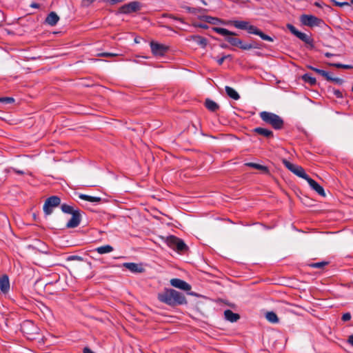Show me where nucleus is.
<instances>
[{"mask_svg": "<svg viewBox=\"0 0 353 353\" xmlns=\"http://www.w3.org/2000/svg\"><path fill=\"white\" fill-rule=\"evenodd\" d=\"M61 209L63 212L71 214L72 217L66 223L68 228H77L81 223V214L79 210H74V207L66 203L61 205Z\"/></svg>", "mask_w": 353, "mask_h": 353, "instance_id": "nucleus-3", "label": "nucleus"}, {"mask_svg": "<svg viewBox=\"0 0 353 353\" xmlns=\"http://www.w3.org/2000/svg\"><path fill=\"white\" fill-rule=\"evenodd\" d=\"M212 30L225 37V40L234 47H238L243 50H249L251 49H259V45L254 41L250 43H245L243 41L236 38L237 34L234 32L228 30V29L219 27H213Z\"/></svg>", "mask_w": 353, "mask_h": 353, "instance_id": "nucleus-1", "label": "nucleus"}, {"mask_svg": "<svg viewBox=\"0 0 353 353\" xmlns=\"http://www.w3.org/2000/svg\"><path fill=\"white\" fill-rule=\"evenodd\" d=\"M123 267L125 268L133 273H142L145 271V269L141 264H137L135 263H124L123 264Z\"/></svg>", "mask_w": 353, "mask_h": 353, "instance_id": "nucleus-14", "label": "nucleus"}, {"mask_svg": "<svg viewBox=\"0 0 353 353\" xmlns=\"http://www.w3.org/2000/svg\"><path fill=\"white\" fill-rule=\"evenodd\" d=\"M161 17H168V18L172 19L174 20L179 21H180L182 23H185V21H184L183 19H182L181 17H178L175 16V15L172 14L163 13V14H162Z\"/></svg>", "mask_w": 353, "mask_h": 353, "instance_id": "nucleus-33", "label": "nucleus"}, {"mask_svg": "<svg viewBox=\"0 0 353 353\" xmlns=\"http://www.w3.org/2000/svg\"><path fill=\"white\" fill-rule=\"evenodd\" d=\"M314 5L316 7H319V8H322L323 6L321 3L318 2V1H316L314 2Z\"/></svg>", "mask_w": 353, "mask_h": 353, "instance_id": "nucleus-50", "label": "nucleus"}, {"mask_svg": "<svg viewBox=\"0 0 353 353\" xmlns=\"http://www.w3.org/2000/svg\"><path fill=\"white\" fill-rule=\"evenodd\" d=\"M188 40L194 41L203 48H205L208 44L207 39L199 35H190Z\"/></svg>", "mask_w": 353, "mask_h": 353, "instance_id": "nucleus-17", "label": "nucleus"}, {"mask_svg": "<svg viewBox=\"0 0 353 353\" xmlns=\"http://www.w3.org/2000/svg\"><path fill=\"white\" fill-rule=\"evenodd\" d=\"M143 7V4L142 3L138 1H134L121 6L119 8L118 12L120 14H130L140 11Z\"/></svg>", "mask_w": 353, "mask_h": 353, "instance_id": "nucleus-6", "label": "nucleus"}, {"mask_svg": "<svg viewBox=\"0 0 353 353\" xmlns=\"http://www.w3.org/2000/svg\"><path fill=\"white\" fill-rule=\"evenodd\" d=\"M342 321H347L351 319V314L350 312L344 313L341 318Z\"/></svg>", "mask_w": 353, "mask_h": 353, "instance_id": "nucleus-42", "label": "nucleus"}, {"mask_svg": "<svg viewBox=\"0 0 353 353\" xmlns=\"http://www.w3.org/2000/svg\"><path fill=\"white\" fill-rule=\"evenodd\" d=\"M224 317L227 321L231 323L236 322L240 319V315L237 313L233 312L231 310H226L224 311Z\"/></svg>", "mask_w": 353, "mask_h": 353, "instance_id": "nucleus-18", "label": "nucleus"}, {"mask_svg": "<svg viewBox=\"0 0 353 353\" xmlns=\"http://www.w3.org/2000/svg\"><path fill=\"white\" fill-rule=\"evenodd\" d=\"M196 27L201 28L202 29H208V26L205 23H198L195 25Z\"/></svg>", "mask_w": 353, "mask_h": 353, "instance_id": "nucleus-44", "label": "nucleus"}, {"mask_svg": "<svg viewBox=\"0 0 353 353\" xmlns=\"http://www.w3.org/2000/svg\"><path fill=\"white\" fill-rule=\"evenodd\" d=\"M202 2H203V4H205V5L206 4L205 1L203 0Z\"/></svg>", "mask_w": 353, "mask_h": 353, "instance_id": "nucleus-54", "label": "nucleus"}, {"mask_svg": "<svg viewBox=\"0 0 353 353\" xmlns=\"http://www.w3.org/2000/svg\"><path fill=\"white\" fill-rule=\"evenodd\" d=\"M309 183L310 186L312 190L316 191L319 195L322 196H325V192L323 188L316 181L310 178L308 175L306 179H305Z\"/></svg>", "mask_w": 353, "mask_h": 353, "instance_id": "nucleus-13", "label": "nucleus"}, {"mask_svg": "<svg viewBox=\"0 0 353 353\" xmlns=\"http://www.w3.org/2000/svg\"><path fill=\"white\" fill-rule=\"evenodd\" d=\"M188 294H190V295H196V293H193V292H190V293H188Z\"/></svg>", "mask_w": 353, "mask_h": 353, "instance_id": "nucleus-53", "label": "nucleus"}, {"mask_svg": "<svg viewBox=\"0 0 353 353\" xmlns=\"http://www.w3.org/2000/svg\"><path fill=\"white\" fill-rule=\"evenodd\" d=\"M324 55H325L326 57H327V58H330V57H333V56H334V54H332V53H330V52H325V53L324 54Z\"/></svg>", "mask_w": 353, "mask_h": 353, "instance_id": "nucleus-51", "label": "nucleus"}, {"mask_svg": "<svg viewBox=\"0 0 353 353\" xmlns=\"http://www.w3.org/2000/svg\"><path fill=\"white\" fill-rule=\"evenodd\" d=\"M226 94L228 97L234 100H239L240 99V96L238 92L230 86H225V88Z\"/></svg>", "mask_w": 353, "mask_h": 353, "instance_id": "nucleus-24", "label": "nucleus"}, {"mask_svg": "<svg viewBox=\"0 0 353 353\" xmlns=\"http://www.w3.org/2000/svg\"><path fill=\"white\" fill-rule=\"evenodd\" d=\"M245 165L261 170L266 174H269V169L267 166L252 162L246 163Z\"/></svg>", "mask_w": 353, "mask_h": 353, "instance_id": "nucleus-23", "label": "nucleus"}, {"mask_svg": "<svg viewBox=\"0 0 353 353\" xmlns=\"http://www.w3.org/2000/svg\"><path fill=\"white\" fill-rule=\"evenodd\" d=\"M113 247L110 245H103L95 249V250L100 254L110 253L113 251Z\"/></svg>", "mask_w": 353, "mask_h": 353, "instance_id": "nucleus-26", "label": "nucleus"}, {"mask_svg": "<svg viewBox=\"0 0 353 353\" xmlns=\"http://www.w3.org/2000/svg\"><path fill=\"white\" fill-rule=\"evenodd\" d=\"M286 26H287V28L291 32V33L295 36L299 32L292 24L288 23L286 25Z\"/></svg>", "mask_w": 353, "mask_h": 353, "instance_id": "nucleus-37", "label": "nucleus"}, {"mask_svg": "<svg viewBox=\"0 0 353 353\" xmlns=\"http://www.w3.org/2000/svg\"><path fill=\"white\" fill-rule=\"evenodd\" d=\"M302 79L305 82L308 83L310 85H314L316 83V79L307 73H306L302 76Z\"/></svg>", "mask_w": 353, "mask_h": 353, "instance_id": "nucleus-29", "label": "nucleus"}, {"mask_svg": "<svg viewBox=\"0 0 353 353\" xmlns=\"http://www.w3.org/2000/svg\"><path fill=\"white\" fill-rule=\"evenodd\" d=\"M248 33L253 34L259 36L263 40L268 41H273L274 39L265 33H263L261 30H260L257 27L248 23L246 30Z\"/></svg>", "mask_w": 353, "mask_h": 353, "instance_id": "nucleus-11", "label": "nucleus"}, {"mask_svg": "<svg viewBox=\"0 0 353 353\" xmlns=\"http://www.w3.org/2000/svg\"><path fill=\"white\" fill-rule=\"evenodd\" d=\"M150 48L152 52L155 56H163L168 50V46L154 41L150 42Z\"/></svg>", "mask_w": 353, "mask_h": 353, "instance_id": "nucleus-10", "label": "nucleus"}, {"mask_svg": "<svg viewBox=\"0 0 353 353\" xmlns=\"http://www.w3.org/2000/svg\"><path fill=\"white\" fill-rule=\"evenodd\" d=\"M352 91L353 92V86L352 87Z\"/></svg>", "mask_w": 353, "mask_h": 353, "instance_id": "nucleus-56", "label": "nucleus"}, {"mask_svg": "<svg viewBox=\"0 0 353 353\" xmlns=\"http://www.w3.org/2000/svg\"><path fill=\"white\" fill-rule=\"evenodd\" d=\"M333 3L339 7H343L345 6H350V3L348 2L344 1V2H339L336 0H331Z\"/></svg>", "mask_w": 353, "mask_h": 353, "instance_id": "nucleus-39", "label": "nucleus"}, {"mask_svg": "<svg viewBox=\"0 0 353 353\" xmlns=\"http://www.w3.org/2000/svg\"><path fill=\"white\" fill-rule=\"evenodd\" d=\"M118 54L114 53H110V52H103L98 54V56L99 57H117Z\"/></svg>", "mask_w": 353, "mask_h": 353, "instance_id": "nucleus-40", "label": "nucleus"}, {"mask_svg": "<svg viewBox=\"0 0 353 353\" xmlns=\"http://www.w3.org/2000/svg\"><path fill=\"white\" fill-rule=\"evenodd\" d=\"M13 171H14L15 173L18 174H23L25 173V172H24L23 171H22V170H17V169H15V168H13Z\"/></svg>", "mask_w": 353, "mask_h": 353, "instance_id": "nucleus-48", "label": "nucleus"}, {"mask_svg": "<svg viewBox=\"0 0 353 353\" xmlns=\"http://www.w3.org/2000/svg\"><path fill=\"white\" fill-rule=\"evenodd\" d=\"M3 223H8V219L6 216L5 215H2L1 217Z\"/></svg>", "mask_w": 353, "mask_h": 353, "instance_id": "nucleus-49", "label": "nucleus"}, {"mask_svg": "<svg viewBox=\"0 0 353 353\" xmlns=\"http://www.w3.org/2000/svg\"><path fill=\"white\" fill-rule=\"evenodd\" d=\"M83 353H94L89 347H85L83 348Z\"/></svg>", "mask_w": 353, "mask_h": 353, "instance_id": "nucleus-46", "label": "nucleus"}, {"mask_svg": "<svg viewBox=\"0 0 353 353\" xmlns=\"http://www.w3.org/2000/svg\"><path fill=\"white\" fill-rule=\"evenodd\" d=\"M0 102H3L6 103H12L14 102V99L12 97H1Z\"/></svg>", "mask_w": 353, "mask_h": 353, "instance_id": "nucleus-38", "label": "nucleus"}, {"mask_svg": "<svg viewBox=\"0 0 353 353\" xmlns=\"http://www.w3.org/2000/svg\"><path fill=\"white\" fill-rule=\"evenodd\" d=\"M39 6H39V3H34V2H33V3H32L30 4V7H31V8H39Z\"/></svg>", "mask_w": 353, "mask_h": 353, "instance_id": "nucleus-47", "label": "nucleus"}, {"mask_svg": "<svg viewBox=\"0 0 353 353\" xmlns=\"http://www.w3.org/2000/svg\"><path fill=\"white\" fill-rule=\"evenodd\" d=\"M231 23L236 28L240 30H246L247 26L249 23L248 21H232Z\"/></svg>", "mask_w": 353, "mask_h": 353, "instance_id": "nucleus-27", "label": "nucleus"}, {"mask_svg": "<svg viewBox=\"0 0 353 353\" xmlns=\"http://www.w3.org/2000/svg\"><path fill=\"white\" fill-rule=\"evenodd\" d=\"M282 162L283 165L292 173L302 179H306L307 174L301 166L293 164L287 159H283Z\"/></svg>", "mask_w": 353, "mask_h": 353, "instance_id": "nucleus-8", "label": "nucleus"}, {"mask_svg": "<svg viewBox=\"0 0 353 353\" xmlns=\"http://www.w3.org/2000/svg\"><path fill=\"white\" fill-rule=\"evenodd\" d=\"M165 242L169 248L179 253H185L189 250L188 246L185 243L183 240L174 235L168 236Z\"/></svg>", "mask_w": 353, "mask_h": 353, "instance_id": "nucleus-5", "label": "nucleus"}, {"mask_svg": "<svg viewBox=\"0 0 353 353\" xmlns=\"http://www.w3.org/2000/svg\"><path fill=\"white\" fill-rule=\"evenodd\" d=\"M170 284L176 288H179L185 291H189L191 290V285L185 281L180 279H172L170 280Z\"/></svg>", "mask_w": 353, "mask_h": 353, "instance_id": "nucleus-12", "label": "nucleus"}, {"mask_svg": "<svg viewBox=\"0 0 353 353\" xmlns=\"http://www.w3.org/2000/svg\"><path fill=\"white\" fill-rule=\"evenodd\" d=\"M296 37H297L299 39H301L302 41H303L306 44L310 45V48H314L312 39L310 37H309L308 35H307L306 34L299 31L297 33V34L296 35Z\"/></svg>", "mask_w": 353, "mask_h": 353, "instance_id": "nucleus-21", "label": "nucleus"}, {"mask_svg": "<svg viewBox=\"0 0 353 353\" xmlns=\"http://www.w3.org/2000/svg\"><path fill=\"white\" fill-rule=\"evenodd\" d=\"M300 21L304 26L308 27L319 26L323 20L311 14H302L300 17Z\"/></svg>", "mask_w": 353, "mask_h": 353, "instance_id": "nucleus-9", "label": "nucleus"}, {"mask_svg": "<svg viewBox=\"0 0 353 353\" xmlns=\"http://www.w3.org/2000/svg\"><path fill=\"white\" fill-rule=\"evenodd\" d=\"M79 197L81 199L88 201H90L92 203H99V202L101 201V197L92 196H90V195L84 194H80L79 195Z\"/></svg>", "mask_w": 353, "mask_h": 353, "instance_id": "nucleus-25", "label": "nucleus"}, {"mask_svg": "<svg viewBox=\"0 0 353 353\" xmlns=\"http://www.w3.org/2000/svg\"><path fill=\"white\" fill-rule=\"evenodd\" d=\"M347 342L353 347V334L349 336Z\"/></svg>", "mask_w": 353, "mask_h": 353, "instance_id": "nucleus-45", "label": "nucleus"}, {"mask_svg": "<svg viewBox=\"0 0 353 353\" xmlns=\"http://www.w3.org/2000/svg\"><path fill=\"white\" fill-rule=\"evenodd\" d=\"M0 290L4 294L8 292L10 290L9 278L6 274L0 276Z\"/></svg>", "mask_w": 353, "mask_h": 353, "instance_id": "nucleus-15", "label": "nucleus"}, {"mask_svg": "<svg viewBox=\"0 0 353 353\" xmlns=\"http://www.w3.org/2000/svg\"><path fill=\"white\" fill-rule=\"evenodd\" d=\"M59 20V17L55 12H50L46 18V23L50 26H55Z\"/></svg>", "mask_w": 353, "mask_h": 353, "instance_id": "nucleus-19", "label": "nucleus"}, {"mask_svg": "<svg viewBox=\"0 0 353 353\" xmlns=\"http://www.w3.org/2000/svg\"><path fill=\"white\" fill-rule=\"evenodd\" d=\"M327 81L333 82L338 85H342L344 82L343 79L338 77H332L330 74L327 77Z\"/></svg>", "mask_w": 353, "mask_h": 353, "instance_id": "nucleus-34", "label": "nucleus"}, {"mask_svg": "<svg viewBox=\"0 0 353 353\" xmlns=\"http://www.w3.org/2000/svg\"><path fill=\"white\" fill-rule=\"evenodd\" d=\"M158 300L170 307H176L188 303L185 295L172 288H164L157 294Z\"/></svg>", "mask_w": 353, "mask_h": 353, "instance_id": "nucleus-2", "label": "nucleus"}, {"mask_svg": "<svg viewBox=\"0 0 353 353\" xmlns=\"http://www.w3.org/2000/svg\"><path fill=\"white\" fill-rule=\"evenodd\" d=\"M260 117L262 121L270 125L274 130H281L284 126L283 119L274 113L263 111L260 113Z\"/></svg>", "mask_w": 353, "mask_h": 353, "instance_id": "nucleus-4", "label": "nucleus"}, {"mask_svg": "<svg viewBox=\"0 0 353 353\" xmlns=\"http://www.w3.org/2000/svg\"><path fill=\"white\" fill-rule=\"evenodd\" d=\"M61 204V199L58 196H51L48 197L43 205V209L46 215H50L53 211V208L57 207Z\"/></svg>", "mask_w": 353, "mask_h": 353, "instance_id": "nucleus-7", "label": "nucleus"}, {"mask_svg": "<svg viewBox=\"0 0 353 353\" xmlns=\"http://www.w3.org/2000/svg\"><path fill=\"white\" fill-rule=\"evenodd\" d=\"M66 261H83V258H82L80 256H77V255H70L67 257Z\"/></svg>", "mask_w": 353, "mask_h": 353, "instance_id": "nucleus-36", "label": "nucleus"}, {"mask_svg": "<svg viewBox=\"0 0 353 353\" xmlns=\"http://www.w3.org/2000/svg\"><path fill=\"white\" fill-rule=\"evenodd\" d=\"M253 132L261 135L267 139H272L274 137V134L272 130L261 127L255 128L253 129Z\"/></svg>", "mask_w": 353, "mask_h": 353, "instance_id": "nucleus-16", "label": "nucleus"}, {"mask_svg": "<svg viewBox=\"0 0 353 353\" xmlns=\"http://www.w3.org/2000/svg\"><path fill=\"white\" fill-rule=\"evenodd\" d=\"M205 108L210 112H214L219 109V105L215 101L210 99H206L205 101Z\"/></svg>", "mask_w": 353, "mask_h": 353, "instance_id": "nucleus-22", "label": "nucleus"}, {"mask_svg": "<svg viewBox=\"0 0 353 353\" xmlns=\"http://www.w3.org/2000/svg\"><path fill=\"white\" fill-rule=\"evenodd\" d=\"M188 12L190 13H192V14H197L199 12H207V10L206 9H204V8H191V7H189V6H185L183 7Z\"/></svg>", "mask_w": 353, "mask_h": 353, "instance_id": "nucleus-31", "label": "nucleus"}, {"mask_svg": "<svg viewBox=\"0 0 353 353\" xmlns=\"http://www.w3.org/2000/svg\"><path fill=\"white\" fill-rule=\"evenodd\" d=\"M266 319L268 321L271 323H277L279 322V318L275 312H268L266 313Z\"/></svg>", "mask_w": 353, "mask_h": 353, "instance_id": "nucleus-30", "label": "nucleus"}, {"mask_svg": "<svg viewBox=\"0 0 353 353\" xmlns=\"http://www.w3.org/2000/svg\"><path fill=\"white\" fill-rule=\"evenodd\" d=\"M307 68H309L310 70H312L314 71L317 74L323 76V77H325V79L326 80L327 79V77H329V75L330 74L328 72H326V71H325L323 70H321V69H319V68H314V67H313L312 65H307Z\"/></svg>", "mask_w": 353, "mask_h": 353, "instance_id": "nucleus-28", "label": "nucleus"}, {"mask_svg": "<svg viewBox=\"0 0 353 353\" xmlns=\"http://www.w3.org/2000/svg\"><path fill=\"white\" fill-rule=\"evenodd\" d=\"M199 19L200 20L203 21L205 23L213 24V25H216V24L223 22L222 20H221L216 17L208 16V15L200 16V17H199Z\"/></svg>", "mask_w": 353, "mask_h": 353, "instance_id": "nucleus-20", "label": "nucleus"}, {"mask_svg": "<svg viewBox=\"0 0 353 353\" xmlns=\"http://www.w3.org/2000/svg\"><path fill=\"white\" fill-rule=\"evenodd\" d=\"M220 46H221L222 48H226L228 47V46H227V45H226V44H224V43L221 44V45H220Z\"/></svg>", "mask_w": 353, "mask_h": 353, "instance_id": "nucleus-52", "label": "nucleus"}, {"mask_svg": "<svg viewBox=\"0 0 353 353\" xmlns=\"http://www.w3.org/2000/svg\"><path fill=\"white\" fill-rule=\"evenodd\" d=\"M328 65L332 67H335L337 68H343V69H353V65H347V64H343L339 63H327Z\"/></svg>", "mask_w": 353, "mask_h": 353, "instance_id": "nucleus-32", "label": "nucleus"}, {"mask_svg": "<svg viewBox=\"0 0 353 353\" xmlns=\"http://www.w3.org/2000/svg\"><path fill=\"white\" fill-rule=\"evenodd\" d=\"M327 264H328V262H327V261H321V262H318V263H313L310 264L309 265L313 268L322 269Z\"/></svg>", "mask_w": 353, "mask_h": 353, "instance_id": "nucleus-35", "label": "nucleus"}, {"mask_svg": "<svg viewBox=\"0 0 353 353\" xmlns=\"http://www.w3.org/2000/svg\"><path fill=\"white\" fill-rule=\"evenodd\" d=\"M333 93L336 96V98H338V99L343 98V94L339 90L333 88Z\"/></svg>", "mask_w": 353, "mask_h": 353, "instance_id": "nucleus-43", "label": "nucleus"}, {"mask_svg": "<svg viewBox=\"0 0 353 353\" xmlns=\"http://www.w3.org/2000/svg\"><path fill=\"white\" fill-rule=\"evenodd\" d=\"M228 57H231V54H228V55H223L222 57L216 59V61H217V63L221 65L223 64V63L224 62V61L228 59Z\"/></svg>", "mask_w": 353, "mask_h": 353, "instance_id": "nucleus-41", "label": "nucleus"}, {"mask_svg": "<svg viewBox=\"0 0 353 353\" xmlns=\"http://www.w3.org/2000/svg\"><path fill=\"white\" fill-rule=\"evenodd\" d=\"M351 3L353 4V0H351Z\"/></svg>", "mask_w": 353, "mask_h": 353, "instance_id": "nucleus-55", "label": "nucleus"}]
</instances>
